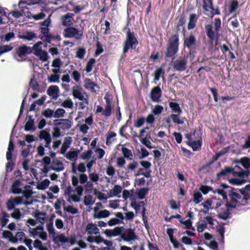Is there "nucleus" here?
Masks as SVG:
<instances>
[{
  "label": "nucleus",
  "mask_w": 250,
  "mask_h": 250,
  "mask_svg": "<svg viewBox=\"0 0 250 250\" xmlns=\"http://www.w3.org/2000/svg\"><path fill=\"white\" fill-rule=\"evenodd\" d=\"M72 92L74 99H78L79 101H85L86 105L89 104L88 95L83 90L82 87L76 84L72 88Z\"/></svg>",
  "instance_id": "0eeeda50"
},
{
  "label": "nucleus",
  "mask_w": 250,
  "mask_h": 250,
  "mask_svg": "<svg viewBox=\"0 0 250 250\" xmlns=\"http://www.w3.org/2000/svg\"><path fill=\"white\" fill-rule=\"evenodd\" d=\"M124 158L129 160H133V153L131 150L126 147H122L121 148Z\"/></svg>",
  "instance_id": "bb28decb"
},
{
  "label": "nucleus",
  "mask_w": 250,
  "mask_h": 250,
  "mask_svg": "<svg viewBox=\"0 0 250 250\" xmlns=\"http://www.w3.org/2000/svg\"><path fill=\"white\" fill-rule=\"evenodd\" d=\"M123 230L124 228L123 227L114 228L113 229H112L113 236H116L120 234L121 235V233Z\"/></svg>",
  "instance_id": "774afa93"
},
{
  "label": "nucleus",
  "mask_w": 250,
  "mask_h": 250,
  "mask_svg": "<svg viewBox=\"0 0 250 250\" xmlns=\"http://www.w3.org/2000/svg\"><path fill=\"white\" fill-rule=\"evenodd\" d=\"M149 192V188H141L139 189L137 192L138 198L140 200H143L145 198L146 195Z\"/></svg>",
  "instance_id": "c756f323"
},
{
  "label": "nucleus",
  "mask_w": 250,
  "mask_h": 250,
  "mask_svg": "<svg viewBox=\"0 0 250 250\" xmlns=\"http://www.w3.org/2000/svg\"><path fill=\"white\" fill-rule=\"evenodd\" d=\"M11 217L16 219L17 220H19L21 218V212L20 211V208H14V210L13 212H12L11 215Z\"/></svg>",
  "instance_id": "4d7b16f0"
},
{
  "label": "nucleus",
  "mask_w": 250,
  "mask_h": 250,
  "mask_svg": "<svg viewBox=\"0 0 250 250\" xmlns=\"http://www.w3.org/2000/svg\"><path fill=\"white\" fill-rule=\"evenodd\" d=\"M121 238L125 242H130L134 241L137 238L138 236L136 235L134 229L129 228L125 229L124 232L121 234Z\"/></svg>",
  "instance_id": "f8f14e48"
},
{
  "label": "nucleus",
  "mask_w": 250,
  "mask_h": 250,
  "mask_svg": "<svg viewBox=\"0 0 250 250\" xmlns=\"http://www.w3.org/2000/svg\"><path fill=\"white\" fill-rule=\"evenodd\" d=\"M229 182L233 185L240 186L246 183L247 181L246 180H240L237 178H233L229 179Z\"/></svg>",
  "instance_id": "864d4df0"
},
{
  "label": "nucleus",
  "mask_w": 250,
  "mask_h": 250,
  "mask_svg": "<svg viewBox=\"0 0 250 250\" xmlns=\"http://www.w3.org/2000/svg\"><path fill=\"white\" fill-rule=\"evenodd\" d=\"M2 213L3 214V216L0 219V223L2 227H4L5 226H6L7 222H8V218L10 216L9 214L5 212V211H2Z\"/></svg>",
  "instance_id": "8fccbe9b"
},
{
  "label": "nucleus",
  "mask_w": 250,
  "mask_h": 250,
  "mask_svg": "<svg viewBox=\"0 0 250 250\" xmlns=\"http://www.w3.org/2000/svg\"><path fill=\"white\" fill-rule=\"evenodd\" d=\"M65 109L62 108H58L56 109L55 112H54V117L56 118H59L64 116L65 114Z\"/></svg>",
  "instance_id": "603ef678"
},
{
  "label": "nucleus",
  "mask_w": 250,
  "mask_h": 250,
  "mask_svg": "<svg viewBox=\"0 0 250 250\" xmlns=\"http://www.w3.org/2000/svg\"><path fill=\"white\" fill-rule=\"evenodd\" d=\"M12 16H13L15 18H20L22 17L24 14V12H23V10L21 9L20 11L16 10L13 11L11 13Z\"/></svg>",
  "instance_id": "0e129e2a"
},
{
  "label": "nucleus",
  "mask_w": 250,
  "mask_h": 250,
  "mask_svg": "<svg viewBox=\"0 0 250 250\" xmlns=\"http://www.w3.org/2000/svg\"><path fill=\"white\" fill-rule=\"evenodd\" d=\"M196 40L194 35L190 34L188 37L185 39L183 45L184 47H187L189 49L188 56L190 57V61L193 60L196 53Z\"/></svg>",
  "instance_id": "423d86ee"
},
{
  "label": "nucleus",
  "mask_w": 250,
  "mask_h": 250,
  "mask_svg": "<svg viewBox=\"0 0 250 250\" xmlns=\"http://www.w3.org/2000/svg\"><path fill=\"white\" fill-rule=\"evenodd\" d=\"M241 147L243 149H249L250 150V135L246 138L245 144L242 146Z\"/></svg>",
  "instance_id": "338daca9"
},
{
  "label": "nucleus",
  "mask_w": 250,
  "mask_h": 250,
  "mask_svg": "<svg viewBox=\"0 0 250 250\" xmlns=\"http://www.w3.org/2000/svg\"><path fill=\"white\" fill-rule=\"evenodd\" d=\"M164 110V107L159 104H156L155 105L154 107L153 108L152 112L154 115H159L163 112V110Z\"/></svg>",
  "instance_id": "5fc2aeb1"
},
{
  "label": "nucleus",
  "mask_w": 250,
  "mask_h": 250,
  "mask_svg": "<svg viewBox=\"0 0 250 250\" xmlns=\"http://www.w3.org/2000/svg\"><path fill=\"white\" fill-rule=\"evenodd\" d=\"M21 186V182L20 180H15L11 186V192L14 194L21 193L22 192V190L20 188Z\"/></svg>",
  "instance_id": "412c9836"
},
{
  "label": "nucleus",
  "mask_w": 250,
  "mask_h": 250,
  "mask_svg": "<svg viewBox=\"0 0 250 250\" xmlns=\"http://www.w3.org/2000/svg\"><path fill=\"white\" fill-rule=\"evenodd\" d=\"M146 121V119L144 117H139L136 120L134 121V126L136 128H140L143 125V124Z\"/></svg>",
  "instance_id": "09e8293b"
},
{
  "label": "nucleus",
  "mask_w": 250,
  "mask_h": 250,
  "mask_svg": "<svg viewBox=\"0 0 250 250\" xmlns=\"http://www.w3.org/2000/svg\"><path fill=\"white\" fill-rule=\"evenodd\" d=\"M73 13H68L62 17L63 20V25L66 26H70L73 24L71 19L74 16Z\"/></svg>",
  "instance_id": "aec40b11"
},
{
  "label": "nucleus",
  "mask_w": 250,
  "mask_h": 250,
  "mask_svg": "<svg viewBox=\"0 0 250 250\" xmlns=\"http://www.w3.org/2000/svg\"><path fill=\"white\" fill-rule=\"evenodd\" d=\"M240 163L242 165V166L248 169L250 167V159L248 157H245L241 159L240 161Z\"/></svg>",
  "instance_id": "49530a36"
},
{
  "label": "nucleus",
  "mask_w": 250,
  "mask_h": 250,
  "mask_svg": "<svg viewBox=\"0 0 250 250\" xmlns=\"http://www.w3.org/2000/svg\"><path fill=\"white\" fill-rule=\"evenodd\" d=\"M164 74V71L163 69V68L160 67L157 68L154 72L153 76H154V80L155 81H159V79L161 76H163Z\"/></svg>",
  "instance_id": "79ce46f5"
},
{
  "label": "nucleus",
  "mask_w": 250,
  "mask_h": 250,
  "mask_svg": "<svg viewBox=\"0 0 250 250\" xmlns=\"http://www.w3.org/2000/svg\"><path fill=\"white\" fill-rule=\"evenodd\" d=\"M86 53V50L84 47L79 48L76 52V57L80 59H83Z\"/></svg>",
  "instance_id": "6e6d98bb"
},
{
  "label": "nucleus",
  "mask_w": 250,
  "mask_h": 250,
  "mask_svg": "<svg viewBox=\"0 0 250 250\" xmlns=\"http://www.w3.org/2000/svg\"><path fill=\"white\" fill-rule=\"evenodd\" d=\"M211 199L212 203V207L211 208H217L223 203V201L219 197H217L216 195H211Z\"/></svg>",
  "instance_id": "a878e982"
},
{
  "label": "nucleus",
  "mask_w": 250,
  "mask_h": 250,
  "mask_svg": "<svg viewBox=\"0 0 250 250\" xmlns=\"http://www.w3.org/2000/svg\"><path fill=\"white\" fill-rule=\"evenodd\" d=\"M172 65L173 69L177 71L182 72L186 70L188 67V60L187 57L177 59L172 61Z\"/></svg>",
  "instance_id": "1a4fd4ad"
},
{
  "label": "nucleus",
  "mask_w": 250,
  "mask_h": 250,
  "mask_svg": "<svg viewBox=\"0 0 250 250\" xmlns=\"http://www.w3.org/2000/svg\"><path fill=\"white\" fill-rule=\"evenodd\" d=\"M104 98L105 100V106L102 113V115L108 117H109L112 113L111 96L108 92H107Z\"/></svg>",
  "instance_id": "ddd939ff"
},
{
  "label": "nucleus",
  "mask_w": 250,
  "mask_h": 250,
  "mask_svg": "<svg viewBox=\"0 0 250 250\" xmlns=\"http://www.w3.org/2000/svg\"><path fill=\"white\" fill-rule=\"evenodd\" d=\"M14 144L10 139L8 144V151L6 153V158L8 161L12 160V151L14 150Z\"/></svg>",
  "instance_id": "c85d7f7f"
},
{
  "label": "nucleus",
  "mask_w": 250,
  "mask_h": 250,
  "mask_svg": "<svg viewBox=\"0 0 250 250\" xmlns=\"http://www.w3.org/2000/svg\"><path fill=\"white\" fill-rule=\"evenodd\" d=\"M180 222L181 224L185 225L187 229H191L192 230H195V229L192 226V222L190 219H188L185 221H183L181 220H180Z\"/></svg>",
  "instance_id": "680f3d73"
},
{
  "label": "nucleus",
  "mask_w": 250,
  "mask_h": 250,
  "mask_svg": "<svg viewBox=\"0 0 250 250\" xmlns=\"http://www.w3.org/2000/svg\"><path fill=\"white\" fill-rule=\"evenodd\" d=\"M84 87L91 91L92 92H95L96 91L94 89L95 87H98V85L95 83L94 82H92L91 79L90 78H85L84 81Z\"/></svg>",
  "instance_id": "a211bd4d"
},
{
  "label": "nucleus",
  "mask_w": 250,
  "mask_h": 250,
  "mask_svg": "<svg viewBox=\"0 0 250 250\" xmlns=\"http://www.w3.org/2000/svg\"><path fill=\"white\" fill-rule=\"evenodd\" d=\"M86 231L88 234H98L99 233V230L95 225V224L92 223H88L86 227Z\"/></svg>",
  "instance_id": "5701e85b"
},
{
  "label": "nucleus",
  "mask_w": 250,
  "mask_h": 250,
  "mask_svg": "<svg viewBox=\"0 0 250 250\" xmlns=\"http://www.w3.org/2000/svg\"><path fill=\"white\" fill-rule=\"evenodd\" d=\"M122 190V187L119 185H115L113 188L110 190L108 192V197L112 198V197H118L120 198V195Z\"/></svg>",
  "instance_id": "f3484780"
},
{
  "label": "nucleus",
  "mask_w": 250,
  "mask_h": 250,
  "mask_svg": "<svg viewBox=\"0 0 250 250\" xmlns=\"http://www.w3.org/2000/svg\"><path fill=\"white\" fill-rule=\"evenodd\" d=\"M50 184V182L49 179H45L37 186V188L40 190H44L48 187Z\"/></svg>",
  "instance_id": "4c0bfd02"
},
{
  "label": "nucleus",
  "mask_w": 250,
  "mask_h": 250,
  "mask_svg": "<svg viewBox=\"0 0 250 250\" xmlns=\"http://www.w3.org/2000/svg\"><path fill=\"white\" fill-rule=\"evenodd\" d=\"M104 51V49L102 44L100 43V42H98L96 43V49L95 51L94 56L95 57H97V56H98L100 54L103 53Z\"/></svg>",
  "instance_id": "13d9d810"
},
{
  "label": "nucleus",
  "mask_w": 250,
  "mask_h": 250,
  "mask_svg": "<svg viewBox=\"0 0 250 250\" xmlns=\"http://www.w3.org/2000/svg\"><path fill=\"white\" fill-rule=\"evenodd\" d=\"M53 241L55 243H56L58 241L62 243H66L69 242V239L65 237L64 234L62 233L56 237H54Z\"/></svg>",
  "instance_id": "e433bc0d"
},
{
  "label": "nucleus",
  "mask_w": 250,
  "mask_h": 250,
  "mask_svg": "<svg viewBox=\"0 0 250 250\" xmlns=\"http://www.w3.org/2000/svg\"><path fill=\"white\" fill-rule=\"evenodd\" d=\"M186 22V19L184 17H181L177 22V26H176V29H177V32L176 34H177L179 35L178 33L180 32L182 29V27L183 26H185V23Z\"/></svg>",
  "instance_id": "473e14b6"
},
{
  "label": "nucleus",
  "mask_w": 250,
  "mask_h": 250,
  "mask_svg": "<svg viewBox=\"0 0 250 250\" xmlns=\"http://www.w3.org/2000/svg\"><path fill=\"white\" fill-rule=\"evenodd\" d=\"M21 193L26 199H28L33 193L32 188L30 186H25L24 189L22 190Z\"/></svg>",
  "instance_id": "7c9ffc66"
},
{
  "label": "nucleus",
  "mask_w": 250,
  "mask_h": 250,
  "mask_svg": "<svg viewBox=\"0 0 250 250\" xmlns=\"http://www.w3.org/2000/svg\"><path fill=\"white\" fill-rule=\"evenodd\" d=\"M78 153L79 151H69L67 152V154L66 155L65 157L67 159L69 160H75L77 158Z\"/></svg>",
  "instance_id": "a18cd8bd"
},
{
  "label": "nucleus",
  "mask_w": 250,
  "mask_h": 250,
  "mask_svg": "<svg viewBox=\"0 0 250 250\" xmlns=\"http://www.w3.org/2000/svg\"><path fill=\"white\" fill-rule=\"evenodd\" d=\"M239 191L240 192V194L242 195V197L245 202L246 204H248V200L250 198V195H249V193H248L246 190L245 189V188H242V189H238Z\"/></svg>",
  "instance_id": "c03bdc74"
},
{
  "label": "nucleus",
  "mask_w": 250,
  "mask_h": 250,
  "mask_svg": "<svg viewBox=\"0 0 250 250\" xmlns=\"http://www.w3.org/2000/svg\"><path fill=\"white\" fill-rule=\"evenodd\" d=\"M203 200L202 194L199 192H194L193 194V201L196 204L200 203Z\"/></svg>",
  "instance_id": "a19ab883"
},
{
  "label": "nucleus",
  "mask_w": 250,
  "mask_h": 250,
  "mask_svg": "<svg viewBox=\"0 0 250 250\" xmlns=\"http://www.w3.org/2000/svg\"><path fill=\"white\" fill-rule=\"evenodd\" d=\"M220 186L222 188H217V193L222 196L228 209L247 205L241 194L238 192V188H235L225 184H221Z\"/></svg>",
  "instance_id": "f257e3e1"
},
{
  "label": "nucleus",
  "mask_w": 250,
  "mask_h": 250,
  "mask_svg": "<svg viewBox=\"0 0 250 250\" xmlns=\"http://www.w3.org/2000/svg\"><path fill=\"white\" fill-rule=\"evenodd\" d=\"M179 44V35L177 34L172 35L168 40V43L165 54V57L174 59L178 51Z\"/></svg>",
  "instance_id": "7ed1b4c3"
},
{
  "label": "nucleus",
  "mask_w": 250,
  "mask_h": 250,
  "mask_svg": "<svg viewBox=\"0 0 250 250\" xmlns=\"http://www.w3.org/2000/svg\"><path fill=\"white\" fill-rule=\"evenodd\" d=\"M95 59L94 58H91L89 60V61L87 62L85 71L87 73H89L91 72L92 70V68L94 64L95 63Z\"/></svg>",
  "instance_id": "de8ad7c7"
},
{
  "label": "nucleus",
  "mask_w": 250,
  "mask_h": 250,
  "mask_svg": "<svg viewBox=\"0 0 250 250\" xmlns=\"http://www.w3.org/2000/svg\"><path fill=\"white\" fill-rule=\"evenodd\" d=\"M19 203V202H18L17 199L11 198L9 199L6 202L7 208H8V210H9L15 208V207L16 204Z\"/></svg>",
  "instance_id": "c9c22d12"
},
{
  "label": "nucleus",
  "mask_w": 250,
  "mask_h": 250,
  "mask_svg": "<svg viewBox=\"0 0 250 250\" xmlns=\"http://www.w3.org/2000/svg\"><path fill=\"white\" fill-rule=\"evenodd\" d=\"M46 213L45 212H40V211H37L35 213V217L39 221V222L43 224L45 221Z\"/></svg>",
  "instance_id": "2f4dec72"
},
{
  "label": "nucleus",
  "mask_w": 250,
  "mask_h": 250,
  "mask_svg": "<svg viewBox=\"0 0 250 250\" xmlns=\"http://www.w3.org/2000/svg\"><path fill=\"white\" fill-rule=\"evenodd\" d=\"M197 18L195 13L189 14V22L188 25V29L191 30L195 28Z\"/></svg>",
  "instance_id": "b1692460"
},
{
  "label": "nucleus",
  "mask_w": 250,
  "mask_h": 250,
  "mask_svg": "<svg viewBox=\"0 0 250 250\" xmlns=\"http://www.w3.org/2000/svg\"><path fill=\"white\" fill-rule=\"evenodd\" d=\"M200 190L204 194H207L208 191H210L213 192L214 193H217V189L214 190L211 187L208 186H201L200 188Z\"/></svg>",
  "instance_id": "37998d69"
},
{
  "label": "nucleus",
  "mask_w": 250,
  "mask_h": 250,
  "mask_svg": "<svg viewBox=\"0 0 250 250\" xmlns=\"http://www.w3.org/2000/svg\"><path fill=\"white\" fill-rule=\"evenodd\" d=\"M13 48V46L9 45L0 46V56L5 53L8 52V51H11Z\"/></svg>",
  "instance_id": "3c124183"
},
{
  "label": "nucleus",
  "mask_w": 250,
  "mask_h": 250,
  "mask_svg": "<svg viewBox=\"0 0 250 250\" xmlns=\"http://www.w3.org/2000/svg\"><path fill=\"white\" fill-rule=\"evenodd\" d=\"M41 44H42V42H38L33 45V53L35 56L38 57L41 61L45 62L48 59L49 56L46 51H43L39 48V46Z\"/></svg>",
  "instance_id": "9d476101"
},
{
  "label": "nucleus",
  "mask_w": 250,
  "mask_h": 250,
  "mask_svg": "<svg viewBox=\"0 0 250 250\" xmlns=\"http://www.w3.org/2000/svg\"><path fill=\"white\" fill-rule=\"evenodd\" d=\"M239 170L238 171H233V168L231 167H226L224 169H222L216 175L217 179H220L221 177H224L231 173H232L233 176H237L241 178H244L248 177L250 174V170H244L239 167H236Z\"/></svg>",
  "instance_id": "39448f33"
},
{
  "label": "nucleus",
  "mask_w": 250,
  "mask_h": 250,
  "mask_svg": "<svg viewBox=\"0 0 250 250\" xmlns=\"http://www.w3.org/2000/svg\"><path fill=\"white\" fill-rule=\"evenodd\" d=\"M192 149L194 151L198 150L201 149L202 146V140H198L193 141L189 144Z\"/></svg>",
  "instance_id": "f704fd0d"
},
{
  "label": "nucleus",
  "mask_w": 250,
  "mask_h": 250,
  "mask_svg": "<svg viewBox=\"0 0 250 250\" xmlns=\"http://www.w3.org/2000/svg\"><path fill=\"white\" fill-rule=\"evenodd\" d=\"M203 7L205 11H207V7L209 6V8L212 10H214L213 6L212 0H203Z\"/></svg>",
  "instance_id": "052dcab7"
},
{
  "label": "nucleus",
  "mask_w": 250,
  "mask_h": 250,
  "mask_svg": "<svg viewBox=\"0 0 250 250\" xmlns=\"http://www.w3.org/2000/svg\"><path fill=\"white\" fill-rule=\"evenodd\" d=\"M30 86L34 90H37L39 87V84H38L37 81L34 78H32L30 80L29 83Z\"/></svg>",
  "instance_id": "e2e57ef3"
},
{
  "label": "nucleus",
  "mask_w": 250,
  "mask_h": 250,
  "mask_svg": "<svg viewBox=\"0 0 250 250\" xmlns=\"http://www.w3.org/2000/svg\"><path fill=\"white\" fill-rule=\"evenodd\" d=\"M169 106L172 110V112L178 114H181L182 112V109L179 104L177 102H170Z\"/></svg>",
  "instance_id": "393cba45"
},
{
  "label": "nucleus",
  "mask_w": 250,
  "mask_h": 250,
  "mask_svg": "<svg viewBox=\"0 0 250 250\" xmlns=\"http://www.w3.org/2000/svg\"><path fill=\"white\" fill-rule=\"evenodd\" d=\"M110 215V213L108 210L105 209L101 210L98 214H94V217L95 218L101 219L103 218H107Z\"/></svg>",
  "instance_id": "72a5a7b5"
},
{
  "label": "nucleus",
  "mask_w": 250,
  "mask_h": 250,
  "mask_svg": "<svg viewBox=\"0 0 250 250\" xmlns=\"http://www.w3.org/2000/svg\"><path fill=\"white\" fill-rule=\"evenodd\" d=\"M238 6V2L237 0H232L230 5L229 12L230 13H233L235 11L236 8Z\"/></svg>",
  "instance_id": "69168bd1"
},
{
  "label": "nucleus",
  "mask_w": 250,
  "mask_h": 250,
  "mask_svg": "<svg viewBox=\"0 0 250 250\" xmlns=\"http://www.w3.org/2000/svg\"><path fill=\"white\" fill-rule=\"evenodd\" d=\"M179 115L177 113L176 114H172L170 115V117L171 119L172 120L173 122L174 123L177 124V125H183L184 123V121L183 119H181Z\"/></svg>",
  "instance_id": "58836bf2"
},
{
  "label": "nucleus",
  "mask_w": 250,
  "mask_h": 250,
  "mask_svg": "<svg viewBox=\"0 0 250 250\" xmlns=\"http://www.w3.org/2000/svg\"><path fill=\"white\" fill-rule=\"evenodd\" d=\"M71 143V138L70 137H66L64 138V142L61 149V153L62 154H65L67 149L69 147V145Z\"/></svg>",
  "instance_id": "cd10ccee"
},
{
  "label": "nucleus",
  "mask_w": 250,
  "mask_h": 250,
  "mask_svg": "<svg viewBox=\"0 0 250 250\" xmlns=\"http://www.w3.org/2000/svg\"><path fill=\"white\" fill-rule=\"evenodd\" d=\"M33 50V47L31 48L25 44H22L16 48L14 55L22 58L32 53Z\"/></svg>",
  "instance_id": "9b49d317"
},
{
  "label": "nucleus",
  "mask_w": 250,
  "mask_h": 250,
  "mask_svg": "<svg viewBox=\"0 0 250 250\" xmlns=\"http://www.w3.org/2000/svg\"><path fill=\"white\" fill-rule=\"evenodd\" d=\"M27 118H28V121L25 125L24 130L27 131L35 130L36 128L34 127L35 124L34 119L32 118V116H27Z\"/></svg>",
  "instance_id": "6ab92c4d"
},
{
  "label": "nucleus",
  "mask_w": 250,
  "mask_h": 250,
  "mask_svg": "<svg viewBox=\"0 0 250 250\" xmlns=\"http://www.w3.org/2000/svg\"><path fill=\"white\" fill-rule=\"evenodd\" d=\"M39 137L40 139H44L45 141L50 139V134L45 130H42L40 131Z\"/></svg>",
  "instance_id": "ea45409f"
},
{
  "label": "nucleus",
  "mask_w": 250,
  "mask_h": 250,
  "mask_svg": "<svg viewBox=\"0 0 250 250\" xmlns=\"http://www.w3.org/2000/svg\"><path fill=\"white\" fill-rule=\"evenodd\" d=\"M63 36L66 38H72L75 37L77 40H80L83 38V31H79L74 27H68L63 30Z\"/></svg>",
  "instance_id": "6e6552de"
},
{
  "label": "nucleus",
  "mask_w": 250,
  "mask_h": 250,
  "mask_svg": "<svg viewBox=\"0 0 250 250\" xmlns=\"http://www.w3.org/2000/svg\"><path fill=\"white\" fill-rule=\"evenodd\" d=\"M221 21L220 18H215L214 21V30H213L212 25L211 24L205 25V32L209 42H213L215 40H218L219 38V31L221 29Z\"/></svg>",
  "instance_id": "f03ea898"
},
{
  "label": "nucleus",
  "mask_w": 250,
  "mask_h": 250,
  "mask_svg": "<svg viewBox=\"0 0 250 250\" xmlns=\"http://www.w3.org/2000/svg\"><path fill=\"white\" fill-rule=\"evenodd\" d=\"M139 42L135 37L134 31L128 29L126 33V39L123 43V53H128L130 49H135Z\"/></svg>",
  "instance_id": "20e7f679"
},
{
  "label": "nucleus",
  "mask_w": 250,
  "mask_h": 250,
  "mask_svg": "<svg viewBox=\"0 0 250 250\" xmlns=\"http://www.w3.org/2000/svg\"><path fill=\"white\" fill-rule=\"evenodd\" d=\"M59 87L57 85L50 86L47 91L49 96L51 97L53 99H57L59 97Z\"/></svg>",
  "instance_id": "dca6fc26"
},
{
  "label": "nucleus",
  "mask_w": 250,
  "mask_h": 250,
  "mask_svg": "<svg viewBox=\"0 0 250 250\" xmlns=\"http://www.w3.org/2000/svg\"><path fill=\"white\" fill-rule=\"evenodd\" d=\"M54 113L53 110L50 109V108H47L46 109H44L42 112V115L47 118L54 117Z\"/></svg>",
  "instance_id": "bf43d9fd"
},
{
  "label": "nucleus",
  "mask_w": 250,
  "mask_h": 250,
  "mask_svg": "<svg viewBox=\"0 0 250 250\" xmlns=\"http://www.w3.org/2000/svg\"><path fill=\"white\" fill-rule=\"evenodd\" d=\"M54 125L59 126L63 130H68L71 128L72 122L68 119H56L54 120Z\"/></svg>",
  "instance_id": "4468645a"
},
{
  "label": "nucleus",
  "mask_w": 250,
  "mask_h": 250,
  "mask_svg": "<svg viewBox=\"0 0 250 250\" xmlns=\"http://www.w3.org/2000/svg\"><path fill=\"white\" fill-rule=\"evenodd\" d=\"M162 91L160 87L157 86L150 91V98L153 102H159L162 97Z\"/></svg>",
  "instance_id": "2eb2a0df"
},
{
  "label": "nucleus",
  "mask_w": 250,
  "mask_h": 250,
  "mask_svg": "<svg viewBox=\"0 0 250 250\" xmlns=\"http://www.w3.org/2000/svg\"><path fill=\"white\" fill-rule=\"evenodd\" d=\"M19 39L26 41H32L34 39L37 38L36 33L32 31H27L25 34L19 35L18 36Z\"/></svg>",
  "instance_id": "4be33fe9"
}]
</instances>
